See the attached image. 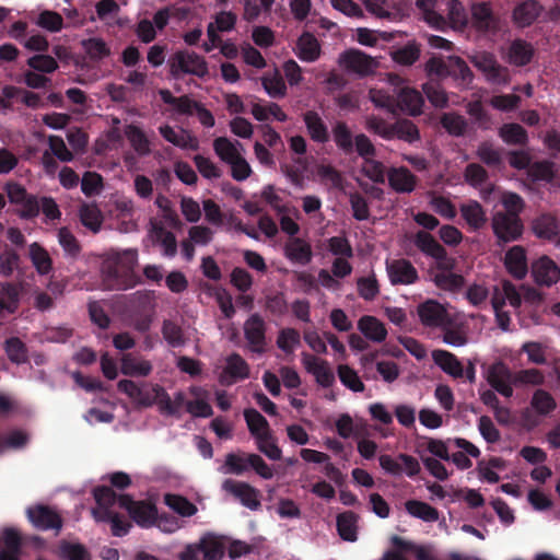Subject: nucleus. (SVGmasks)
Instances as JSON below:
<instances>
[{"mask_svg": "<svg viewBox=\"0 0 560 560\" xmlns=\"http://www.w3.org/2000/svg\"><path fill=\"white\" fill-rule=\"evenodd\" d=\"M136 262V250L129 249L109 255L102 267L107 287L110 290L125 291L141 283L140 277L133 270Z\"/></svg>", "mask_w": 560, "mask_h": 560, "instance_id": "f257e3e1", "label": "nucleus"}, {"mask_svg": "<svg viewBox=\"0 0 560 560\" xmlns=\"http://www.w3.org/2000/svg\"><path fill=\"white\" fill-rule=\"evenodd\" d=\"M225 552L223 541L212 535L202 536L197 542L188 544L178 553V560H222Z\"/></svg>", "mask_w": 560, "mask_h": 560, "instance_id": "f03ea898", "label": "nucleus"}, {"mask_svg": "<svg viewBox=\"0 0 560 560\" xmlns=\"http://www.w3.org/2000/svg\"><path fill=\"white\" fill-rule=\"evenodd\" d=\"M413 244L422 254L435 259L440 272H450L455 268V259L448 256L446 249L429 232L418 231Z\"/></svg>", "mask_w": 560, "mask_h": 560, "instance_id": "7ed1b4c3", "label": "nucleus"}, {"mask_svg": "<svg viewBox=\"0 0 560 560\" xmlns=\"http://www.w3.org/2000/svg\"><path fill=\"white\" fill-rule=\"evenodd\" d=\"M119 506L128 512L138 526L142 528L155 526L158 508L154 503L145 500L136 501L129 494H120Z\"/></svg>", "mask_w": 560, "mask_h": 560, "instance_id": "20e7f679", "label": "nucleus"}, {"mask_svg": "<svg viewBox=\"0 0 560 560\" xmlns=\"http://www.w3.org/2000/svg\"><path fill=\"white\" fill-rule=\"evenodd\" d=\"M171 72L174 77H178L179 73H188L205 78L209 70L203 57L196 52L177 51L171 60Z\"/></svg>", "mask_w": 560, "mask_h": 560, "instance_id": "39448f33", "label": "nucleus"}, {"mask_svg": "<svg viewBox=\"0 0 560 560\" xmlns=\"http://www.w3.org/2000/svg\"><path fill=\"white\" fill-rule=\"evenodd\" d=\"M491 225L499 244L517 241L522 237L524 231L521 218H514L504 213H494Z\"/></svg>", "mask_w": 560, "mask_h": 560, "instance_id": "423d86ee", "label": "nucleus"}, {"mask_svg": "<svg viewBox=\"0 0 560 560\" xmlns=\"http://www.w3.org/2000/svg\"><path fill=\"white\" fill-rule=\"evenodd\" d=\"M26 515L32 525L39 530L60 532L63 525L61 515L52 508L44 504L30 506Z\"/></svg>", "mask_w": 560, "mask_h": 560, "instance_id": "0eeeda50", "label": "nucleus"}, {"mask_svg": "<svg viewBox=\"0 0 560 560\" xmlns=\"http://www.w3.org/2000/svg\"><path fill=\"white\" fill-rule=\"evenodd\" d=\"M244 337L250 351L264 353L267 347L266 331L267 325L260 314H252L244 323Z\"/></svg>", "mask_w": 560, "mask_h": 560, "instance_id": "6e6552de", "label": "nucleus"}, {"mask_svg": "<svg viewBox=\"0 0 560 560\" xmlns=\"http://www.w3.org/2000/svg\"><path fill=\"white\" fill-rule=\"evenodd\" d=\"M514 372L502 361L497 360L487 370V382L500 395L510 398L513 395Z\"/></svg>", "mask_w": 560, "mask_h": 560, "instance_id": "1a4fd4ad", "label": "nucleus"}, {"mask_svg": "<svg viewBox=\"0 0 560 560\" xmlns=\"http://www.w3.org/2000/svg\"><path fill=\"white\" fill-rule=\"evenodd\" d=\"M343 68L360 77H366L375 71L378 62L371 56L358 49L346 50L339 59Z\"/></svg>", "mask_w": 560, "mask_h": 560, "instance_id": "9d476101", "label": "nucleus"}, {"mask_svg": "<svg viewBox=\"0 0 560 560\" xmlns=\"http://www.w3.org/2000/svg\"><path fill=\"white\" fill-rule=\"evenodd\" d=\"M369 13L381 20L400 21L409 15L411 2H363Z\"/></svg>", "mask_w": 560, "mask_h": 560, "instance_id": "9b49d317", "label": "nucleus"}, {"mask_svg": "<svg viewBox=\"0 0 560 560\" xmlns=\"http://www.w3.org/2000/svg\"><path fill=\"white\" fill-rule=\"evenodd\" d=\"M222 489L233 494L244 506L253 511L261 506L259 491L249 483L226 479L222 483Z\"/></svg>", "mask_w": 560, "mask_h": 560, "instance_id": "f8f14e48", "label": "nucleus"}, {"mask_svg": "<svg viewBox=\"0 0 560 560\" xmlns=\"http://www.w3.org/2000/svg\"><path fill=\"white\" fill-rule=\"evenodd\" d=\"M386 270L393 285H409L417 282L419 279L415 266L405 258L386 261Z\"/></svg>", "mask_w": 560, "mask_h": 560, "instance_id": "ddd939ff", "label": "nucleus"}, {"mask_svg": "<svg viewBox=\"0 0 560 560\" xmlns=\"http://www.w3.org/2000/svg\"><path fill=\"white\" fill-rule=\"evenodd\" d=\"M420 322L428 327H444L450 325L445 307L435 300H428L417 308Z\"/></svg>", "mask_w": 560, "mask_h": 560, "instance_id": "4468645a", "label": "nucleus"}, {"mask_svg": "<svg viewBox=\"0 0 560 560\" xmlns=\"http://www.w3.org/2000/svg\"><path fill=\"white\" fill-rule=\"evenodd\" d=\"M154 404L159 406L160 411L166 416H178L180 409L186 407V395L179 390L175 393L174 399L170 397L167 392L159 384L152 386Z\"/></svg>", "mask_w": 560, "mask_h": 560, "instance_id": "2eb2a0df", "label": "nucleus"}, {"mask_svg": "<svg viewBox=\"0 0 560 560\" xmlns=\"http://www.w3.org/2000/svg\"><path fill=\"white\" fill-rule=\"evenodd\" d=\"M532 275L537 284L551 287L560 279V268L548 256H541L533 262Z\"/></svg>", "mask_w": 560, "mask_h": 560, "instance_id": "dca6fc26", "label": "nucleus"}, {"mask_svg": "<svg viewBox=\"0 0 560 560\" xmlns=\"http://www.w3.org/2000/svg\"><path fill=\"white\" fill-rule=\"evenodd\" d=\"M249 376V366L247 362L236 352L226 358V365L219 376L221 385L230 386L240 380Z\"/></svg>", "mask_w": 560, "mask_h": 560, "instance_id": "f3484780", "label": "nucleus"}, {"mask_svg": "<svg viewBox=\"0 0 560 560\" xmlns=\"http://www.w3.org/2000/svg\"><path fill=\"white\" fill-rule=\"evenodd\" d=\"M302 363L305 370L312 374L323 387H330L335 382V375L327 361L307 352L302 353Z\"/></svg>", "mask_w": 560, "mask_h": 560, "instance_id": "a211bd4d", "label": "nucleus"}, {"mask_svg": "<svg viewBox=\"0 0 560 560\" xmlns=\"http://www.w3.org/2000/svg\"><path fill=\"white\" fill-rule=\"evenodd\" d=\"M283 250L285 258L296 265L306 266L313 258L311 244L301 237H291Z\"/></svg>", "mask_w": 560, "mask_h": 560, "instance_id": "6ab92c4d", "label": "nucleus"}, {"mask_svg": "<svg viewBox=\"0 0 560 560\" xmlns=\"http://www.w3.org/2000/svg\"><path fill=\"white\" fill-rule=\"evenodd\" d=\"M504 266L508 272L515 279L522 280L528 271L526 250L521 245L511 247L504 257Z\"/></svg>", "mask_w": 560, "mask_h": 560, "instance_id": "aec40b11", "label": "nucleus"}, {"mask_svg": "<svg viewBox=\"0 0 560 560\" xmlns=\"http://www.w3.org/2000/svg\"><path fill=\"white\" fill-rule=\"evenodd\" d=\"M21 287L14 282H0V318L14 314L20 307Z\"/></svg>", "mask_w": 560, "mask_h": 560, "instance_id": "412c9836", "label": "nucleus"}, {"mask_svg": "<svg viewBox=\"0 0 560 560\" xmlns=\"http://www.w3.org/2000/svg\"><path fill=\"white\" fill-rule=\"evenodd\" d=\"M431 355L434 364L445 374L453 378L464 377V366L454 353L447 350L435 349L432 351Z\"/></svg>", "mask_w": 560, "mask_h": 560, "instance_id": "4be33fe9", "label": "nucleus"}, {"mask_svg": "<svg viewBox=\"0 0 560 560\" xmlns=\"http://www.w3.org/2000/svg\"><path fill=\"white\" fill-rule=\"evenodd\" d=\"M397 106L410 116H418L422 113L424 100L422 94L412 88H401L397 93Z\"/></svg>", "mask_w": 560, "mask_h": 560, "instance_id": "5701e85b", "label": "nucleus"}, {"mask_svg": "<svg viewBox=\"0 0 560 560\" xmlns=\"http://www.w3.org/2000/svg\"><path fill=\"white\" fill-rule=\"evenodd\" d=\"M310 138L317 143H326L330 139L329 130L320 115L315 110H307L303 114Z\"/></svg>", "mask_w": 560, "mask_h": 560, "instance_id": "b1692460", "label": "nucleus"}, {"mask_svg": "<svg viewBox=\"0 0 560 560\" xmlns=\"http://www.w3.org/2000/svg\"><path fill=\"white\" fill-rule=\"evenodd\" d=\"M389 186L397 192H411L417 177L407 167H392L387 173Z\"/></svg>", "mask_w": 560, "mask_h": 560, "instance_id": "393cba45", "label": "nucleus"}, {"mask_svg": "<svg viewBox=\"0 0 560 560\" xmlns=\"http://www.w3.org/2000/svg\"><path fill=\"white\" fill-rule=\"evenodd\" d=\"M153 370L152 363L149 360L140 359L131 353L122 355L120 361V372L130 377H145L151 374Z\"/></svg>", "mask_w": 560, "mask_h": 560, "instance_id": "a878e982", "label": "nucleus"}, {"mask_svg": "<svg viewBox=\"0 0 560 560\" xmlns=\"http://www.w3.org/2000/svg\"><path fill=\"white\" fill-rule=\"evenodd\" d=\"M93 497L97 506L92 509L94 518H100L102 512H113L116 502L119 503V495L108 486H97L93 489Z\"/></svg>", "mask_w": 560, "mask_h": 560, "instance_id": "bb28decb", "label": "nucleus"}, {"mask_svg": "<svg viewBox=\"0 0 560 560\" xmlns=\"http://www.w3.org/2000/svg\"><path fill=\"white\" fill-rule=\"evenodd\" d=\"M151 234L154 242L159 243L162 247V255L167 258H173L177 254V241L174 233L167 231L162 223H151Z\"/></svg>", "mask_w": 560, "mask_h": 560, "instance_id": "cd10ccee", "label": "nucleus"}, {"mask_svg": "<svg viewBox=\"0 0 560 560\" xmlns=\"http://www.w3.org/2000/svg\"><path fill=\"white\" fill-rule=\"evenodd\" d=\"M490 2H472L471 19L479 31H491L497 28V19L489 7Z\"/></svg>", "mask_w": 560, "mask_h": 560, "instance_id": "c85d7f7f", "label": "nucleus"}, {"mask_svg": "<svg viewBox=\"0 0 560 560\" xmlns=\"http://www.w3.org/2000/svg\"><path fill=\"white\" fill-rule=\"evenodd\" d=\"M159 131L161 136L170 143L180 149L198 150L199 142L196 137L189 135L186 130L182 129L176 132L170 125L160 126Z\"/></svg>", "mask_w": 560, "mask_h": 560, "instance_id": "c756f323", "label": "nucleus"}, {"mask_svg": "<svg viewBox=\"0 0 560 560\" xmlns=\"http://www.w3.org/2000/svg\"><path fill=\"white\" fill-rule=\"evenodd\" d=\"M535 54L533 45L524 39H514L509 47L510 63L523 67L528 65Z\"/></svg>", "mask_w": 560, "mask_h": 560, "instance_id": "7c9ffc66", "label": "nucleus"}, {"mask_svg": "<svg viewBox=\"0 0 560 560\" xmlns=\"http://www.w3.org/2000/svg\"><path fill=\"white\" fill-rule=\"evenodd\" d=\"M159 95L165 104L171 105L180 115H192L199 105V102L191 100L188 95L174 96L167 89H161Z\"/></svg>", "mask_w": 560, "mask_h": 560, "instance_id": "2f4dec72", "label": "nucleus"}, {"mask_svg": "<svg viewBox=\"0 0 560 560\" xmlns=\"http://www.w3.org/2000/svg\"><path fill=\"white\" fill-rule=\"evenodd\" d=\"M358 328L365 338L374 342H382L387 336L384 324L374 316H362L358 322Z\"/></svg>", "mask_w": 560, "mask_h": 560, "instance_id": "473e14b6", "label": "nucleus"}, {"mask_svg": "<svg viewBox=\"0 0 560 560\" xmlns=\"http://www.w3.org/2000/svg\"><path fill=\"white\" fill-rule=\"evenodd\" d=\"M298 57L302 61L314 62L319 58L320 45L317 38L311 33H303L296 43Z\"/></svg>", "mask_w": 560, "mask_h": 560, "instance_id": "72a5a7b5", "label": "nucleus"}, {"mask_svg": "<svg viewBox=\"0 0 560 560\" xmlns=\"http://www.w3.org/2000/svg\"><path fill=\"white\" fill-rule=\"evenodd\" d=\"M533 231L539 238L552 240L560 231L558 219L550 213L540 214L533 221Z\"/></svg>", "mask_w": 560, "mask_h": 560, "instance_id": "f704fd0d", "label": "nucleus"}, {"mask_svg": "<svg viewBox=\"0 0 560 560\" xmlns=\"http://www.w3.org/2000/svg\"><path fill=\"white\" fill-rule=\"evenodd\" d=\"M540 2H518L513 11L514 23L518 27L529 26L540 14Z\"/></svg>", "mask_w": 560, "mask_h": 560, "instance_id": "c9c22d12", "label": "nucleus"}, {"mask_svg": "<svg viewBox=\"0 0 560 560\" xmlns=\"http://www.w3.org/2000/svg\"><path fill=\"white\" fill-rule=\"evenodd\" d=\"M117 389L126 394L129 398L137 400L143 407H151L154 405L153 395L144 392L137 383L131 380H120L117 383Z\"/></svg>", "mask_w": 560, "mask_h": 560, "instance_id": "e433bc0d", "label": "nucleus"}, {"mask_svg": "<svg viewBox=\"0 0 560 560\" xmlns=\"http://www.w3.org/2000/svg\"><path fill=\"white\" fill-rule=\"evenodd\" d=\"M3 350L8 359L16 365H22L30 361L28 348L19 337H10L5 339Z\"/></svg>", "mask_w": 560, "mask_h": 560, "instance_id": "4c0bfd02", "label": "nucleus"}, {"mask_svg": "<svg viewBox=\"0 0 560 560\" xmlns=\"http://www.w3.org/2000/svg\"><path fill=\"white\" fill-rule=\"evenodd\" d=\"M331 133L336 147L340 151H342L345 154H351L353 152L354 138L346 121H336L332 126Z\"/></svg>", "mask_w": 560, "mask_h": 560, "instance_id": "58836bf2", "label": "nucleus"}, {"mask_svg": "<svg viewBox=\"0 0 560 560\" xmlns=\"http://www.w3.org/2000/svg\"><path fill=\"white\" fill-rule=\"evenodd\" d=\"M460 213L467 224L475 230L482 228L487 222L486 212L482 206L476 200H470L462 205Z\"/></svg>", "mask_w": 560, "mask_h": 560, "instance_id": "ea45409f", "label": "nucleus"}, {"mask_svg": "<svg viewBox=\"0 0 560 560\" xmlns=\"http://www.w3.org/2000/svg\"><path fill=\"white\" fill-rule=\"evenodd\" d=\"M30 259L39 275H48L52 270V260L48 252L38 243H32L28 248Z\"/></svg>", "mask_w": 560, "mask_h": 560, "instance_id": "a19ab883", "label": "nucleus"}, {"mask_svg": "<svg viewBox=\"0 0 560 560\" xmlns=\"http://www.w3.org/2000/svg\"><path fill=\"white\" fill-rule=\"evenodd\" d=\"M358 516L352 511L342 512L337 516V530L339 536L347 541H355Z\"/></svg>", "mask_w": 560, "mask_h": 560, "instance_id": "79ce46f5", "label": "nucleus"}, {"mask_svg": "<svg viewBox=\"0 0 560 560\" xmlns=\"http://www.w3.org/2000/svg\"><path fill=\"white\" fill-rule=\"evenodd\" d=\"M125 136L133 150L140 155L145 156L151 152L150 141L143 130L136 125H128L125 128Z\"/></svg>", "mask_w": 560, "mask_h": 560, "instance_id": "37998d69", "label": "nucleus"}, {"mask_svg": "<svg viewBox=\"0 0 560 560\" xmlns=\"http://www.w3.org/2000/svg\"><path fill=\"white\" fill-rule=\"evenodd\" d=\"M244 418L247 423L250 434L255 440L264 436L265 433H270V428L267 419L254 408L244 410Z\"/></svg>", "mask_w": 560, "mask_h": 560, "instance_id": "c03bdc74", "label": "nucleus"}, {"mask_svg": "<svg viewBox=\"0 0 560 560\" xmlns=\"http://www.w3.org/2000/svg\"><path fill=\"white\" fill-rule=\"evenodd\" d=\"M406 511L413 517L424 522H436L439 520V511L430 504L419 500H408L405 503Z\"/></svg>", "mask_w": 560, "mask_h": 560, "instance_id": "a18cd8bd", "label": "nucleus"}, {"mask_svg": "<svg viewBox=\"0 0 560 560\" xmlns=\"http://www.w3.org/2000/svg\"><path fill=\"white\" fill-rule=\"evenodd\" d=\"M499 136L505 143L513 145H524L528 140L527 131L515 122L504 124L499 130Z\"/></svg>", "mask_w": 560, "mask_h": 560, "instance_id": "49530a36", "label": "nucleus"}, {"mask_svg": "<svg viewBox=\"0 0 560 560\" xmlns=\"http://www.w3.org/2000/svg\"><path fill=\"white\" fill-rule=\"evenodd\" d=\"M261 84L267 94L272 98H282L287 94L284 80L278 70L262 75Z\"/></svg>", "mask_w": 560, "mask_h": 560, "instance_id": "de8ad7c7", "label": "nucleus"}, {"mask_svg": "<svg viewBox=\"0 0 560 560\" xmlns=\"http://www.w3.org/2000/svg\"><path fill=\"white\" fill-rule=\"evenodd\" d=\"M164 503L183 517H190L198 511L197 506L192 502L179 494H165Z\"/></svg>", "mask_w": 560, "mask_h": 560, "instance_id": "09e8293b", "label": "nucleus"}, {"mask_svg": "<svg viewBox=\"0 0 560 560\" xmlns=\"http://www.w3.org/2000/svg\"><path fill=\"white\" fill-rule=\"evenodd\" d=\"M394 138L413 143L420 140V131L416 124L409 119H398L393 124Z\"/></svg>", "mask_w": 560, "mask_h": 560, "instance_id": "8fccbe9b", "label": "nucleus"}, {"mask_svg": "<svg viewBox=\"0 0 560 560\" xmlns=\"http://www.w3.org/2000/svg\"><path fill=\"white\" fill-rule=\"evenodd\" d=\"M504 210L497 211L495 213H504L514 218H521V213L525 209L524 199L516 192L504 191L500 199Z\"/></svg>", "mask_w": 560, "mask_h": 560, "instance_id": "3c124183", "label": "nucleus"}, {"mask_svg": "<svg viewBox=\"0 0 560 560\" xmlns=\"http://www.w3.org/2000/svg\"><path fill=\"white\" fill-rule=\"evenodd\" d=\"M442 127L454 137H462L466 133L468 122L464 116L457 113H445L441 117Z\"/></svg>", "mask_w": 560, "mask_h": 560, "instance_id": "603ef678", "label": "nucleus"}, {"mask_svg": "<svg viewBox=\"0 0 560 560\" xmlns=\"http://www.w3.org/2000/svg\"><path fill=\"white\" fill-rule=\"evenodd\" d=\"M79 215L81 223L96 233L101 229L102 214L95 205L83 203L79 209Z\"/></svg>", "mask_w": 560, "mask_h": 560, "instance_id": "864d4df0", "label": "nucleus"}, {"mask_svg": "<svg viewBox=\"0 0 560 560\" xmlns=\"http://www.w3.org/2000/svg\"><path fill=\"white\" fill-rule=\"evenodd\" d=\"M532 407L535 409V411L540 416H547L550 412H552L556 407V400L545 389H537L530 400Z\"/></svg>", "mask_w": 560, "mask_h": 560, "instance_id": "5fc2aeb1", "label": "nucleus"}, {"mask_svg": "<svg viewBox=\"0 0 560 560\" xmlns=\"http://www.w3.org/2000/svg\"><path fill=\"white\" fill-rule=\"evenodd\" d=\"M162 335L165 341L173 348H178L185 345V337L182 327L171 319L163 320Z\"/></svg>", "mask_w": 560, "mask_h": 560, "instance_id": "6e6d98bb", "label": "nucleus"}, {"mask_svg": "<svg viewBox=\"0 0 560 560\" xmlns=\"http://www.w3.org/2000/svg\"><path fill=\"white\" fill-rule=\"evenodd\" d=\"M423 93L429 102L436 108H445L448 97L444 89L438 82H427L422 85Z\"/></svg>", "mask_w": 560, "mask_h": 560, "instance_id": "4d7b16f0", "label": "nucleus"}, {"mask_svg": "<svg viewBox=\"0 0 560 560\" xmlns=\"http://www.w3.org/2000/svg\"><path fill=\"white\" fill-rule=\"evenodd\" d=\"M20 255L11 247L5 246L0 253V277L10 278L19 268Z\"/></svg>", "mask_w": 560, "mask_h": 560, "instance_id": "13d9d810", "label": "nucleus"}, {"mask_svg": "<svg viewBox=\"0 0 560 560\" xmlns=\"http://www.w3.org/2000/svg\"><path fill=\"white\" fill-rule=\"evenodd\" d=\"M59 551L65 560H91V553L86 547L79 542L62 541Z\"/></svg>", "mask_w": 560, "mask_h": 560, "instance_id": "bf43d9fd", "label": "nucleus"}, {"mask_svg": "<svg viewBox=\"0 0 560 560\" xmlns=\"http://www.w3.org/2000/svg\"><path fill=\"white\" fill-rule=\"evenodd\" d=\"M478 159L490 167H497L502 164L501 152L489 141H483L477 149Z\"/></svg>", "mask_w": 560, "mask_h": 560, "instance_id": "052dcab7", "label": "nucleus"}, {"mask_svg": "<svg viewBox=\"0 0 560 560\" xmlns=\"http://www.w3.org/2000/svg\"><path fill=\"white\" fill-rule=\"evenodd\" d=\"M301 342L300 332L294 328H283L277 337V346L285 353H292Z\"/></svg>", "mask_w": 560, "mask_h": 560, "instance_id": "680f3d73", "label": "nucleus"}, {"mask_svg": "<svg viewBox=\"0 0 560 560\" xmlns=\"http://www.w3.org/2000/svg\"><path fill=\"white\" fill-rule=\"evenodd\" d=\"M361 172L364 176L377 184L385 183V166L382 162L370 158L362 163Z\"/></svg>", "mask_w": 560, "mask_h": 560, "instance_id": "e2e57ef3", "label": "nucleus"}, {"mask_svg": "<svg viewBox=\"0 0 560 560\" xmlns=\"http://www.w3.org/2000/svg\"><path fill=\"white\" fill-rule=\"evenodd\" d=\"M213 150L228 164L241 155L235 145L225 137H219L213 141Z\"/></svg>", "mask_w": 560, "mask_h": 560, "instance_id": "0e129e2a", "label": "nucleus"}, {"mask_svg": "<svg viewBox=\"0 0 560 560\" xmlns=\"http://www.w3.org/2000/svg\"><path fill=\"white\" fill-rule=\"evenodd\" d=\"M338 376L340 382L348 387L349 389L360 393L364 390V384L358 376L357 372L350 368L349 365H339L338 366Z\"/></svg>", "mask_w": 560, "mask_h": 560, "instance_id": "69168bd1", "label": "nucleus"}, {"mask_svg": "<svg viewBox=\"0 0 560 560\" xmlns=\"http://www.w3.org/2000/svg\"><path fill=\"white\" fill-rule=\"evenodd\" d=\"M36 24L48 32L56 33L63 27V20L59 13L45 10L38 14Z\"/></svg>", "mask_w": 560, "mask_h": 560, "instance_id": "338daca9", "label": "nucleus"}, {"mask_svg": "<svg viewBox=\"0 0 560 560\" xmlns=\"http://www.w3.org/2000/svg\"><path fill=\"white\" fill-rule=\"evenodd\" d=\"M420 56V49L417 44L408 43L393 52V59L404 66L413 65Z\"/></svg>", "mask_w": 560, "mask_h": 560, "instance_id": "774afa93", "label": "nucleus"}]
</instances>
